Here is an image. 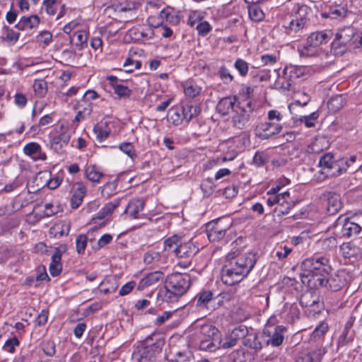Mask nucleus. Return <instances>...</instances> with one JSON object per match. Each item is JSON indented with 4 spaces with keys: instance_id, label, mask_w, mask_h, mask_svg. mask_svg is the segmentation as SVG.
<instances>
[{
    "instance_id": "obj_57",
    "label": "nucleus",
    "mask_w": 362,
    "mask_h": 362,
    "mask_svg": "<svg viewBox=\"0 0 362 362\" xmlns=\"http://www.w3.org/2000/svg\"><path fill=\"white\" fill-rule=\"evenodd\" d=\"M317 140V137L313 138V141H312L309 145H308L306 148L307 153V159L308 160L313 161L315 163L316 153L315 150V141Z\"/></svg>"
},
{
    "instance_id": "obj_18",
    "label": "nucleus",
    "mask_w": 362,
    "mask_h": 362,
    "mask_svg": "<svg viewBox=\"0 0 362 362\" xmlns=\"http://www.w3.org/2000/svg\"><path fill=\"white\" fill-rule=\"evenodd\" d=\"M310 8L306 5L296 4L293 6L291 13L289 15L291 18L298 21L305 26L309 20Z\"/></svg>"
},
{
    "instance_id": "obj_40",
    "label": "nucleus",
    "mask_w": 362,
    "mask_h": 362,
    "mask_svg": "<svg viewBox=\"0 0 362 362\" xmlns=\"http://www.w3.org/2000/svg\"><path fill=\"white\" fill-rule=\"evenodd\" d=\"M117 182H118V178L115 179L112 182H108L106 184H105L103 187L101 194L103 197L109 198L112 195L116 194V190L117 188Z\"/></svg>"
},
{
    "instance_id": "obj_7",
    "label": "nucleus",
    "mask_w": 362,
    "mask_h": 362,
    "mask_svg": "<svg viewBox=\"0 0 362 362\" xmlns=\"http://www.w3.org/2000/svg\"><path fill=\"white\" fill-rule=\"evenodd\" d=\"M337 226H341V235L344 238L356 236L362 233V215L351 217H339Z\"/></svg>"
},
{
    "instance_id": "obj_33",
    "label": "nucleus",
    "mask_w": 362,
    "mask_h": 362,
    "mask_svg": "<svg viewBox=\"0 0 362 362\" xmlns=\"http://www.w3.org/2000/svg\"><path fill=\"white\" fill-rule=\"evenodd\" d=\"M221 344L220 337L206 338L201 340L199 346L202 350L212 352L216 351Z\"/></svg>"
},
{
    "instance_id": "obj_6",
    "label": "nucleus",
    "mask_w": 362,
    "mask_h": 362,
    "mask_svg": "<svg viewBox=\"0 0 362 362\" xmlns=\"http://www.w3.org/2000/svg\"><path fill=\"white\" fill-rule=\"evenodd\" d=\"M223 295H214V293L208 289L202 290L192 299V303L200 310L206 309L214 310L223 305V301L220 298Z\"/></svg>"
},
{
    "instance_id": "obj_63",
    "label": "nucleus",
    "mask_w": 362,
    "mask_h": 362,
    "mask_svg": "<svg viewBox=\"0 0 362 362\" xmlns=\"http://www.w3.org/2000/svg\"><path fill=\"white\" fill-rule=\"evenodd\" d=\"M7 34L5 37H4V40L6 41L11 42L13 44H14L19 38V33L15 32L13 30L9 28L8 27H5Z\"/></svg>"
},
{
    "instance_id": "obj_31",
    "label": "nucleus",
    "mask_w": 362,
    "mask_h": 362,
    "mask_svg": "<svg viewBox=\"0 0 362 362\" xmlns=\"http://www.w3.org/2000/svg\"><path fill=\"white\" fill-rule=\"evenodd\" d=\"M181 238L177 235H173L165 239L163 243V251L169 254L176 255Z\"/></svg>"
},
{
    "instance_id": "obj_9",
    "label": "nucleus",
    "mask_w": 362,
    "mask_h": 362,
    "mask_svg": "<svg viewBox=\"0 0 362 362\" xmlns=\"http://www.w3.org/2000/svg\"><path fill=\"white\" fill-rule=\"evenodd\" d=\"M316 263L317 261L315 262L313 259H306L301 264L303 271L301 274V281L303 284H307L308 287L310 290V293H315L316 289Z\"/></svg>"
},
{
    "instance_id": "obj_41",
    "label": "nucleus",
    "mask_w": 362,
    "mask_h": 362,
    "mask_svg": "<svg viewBox=\"0 0 362 362\" xmlns=\"http://www.w3.org/2000/svg\"><path fill=\"white\" fill-rule=\"evenodd\" d=\"M33 89L35 94L40 97L44 96L47 90V83L43 79L35 80L33 83Z\"/></svg>"
},
{
    "instance_id": "obj_21",
    "label": "nucleus",
    "mask_w": 362,
    "mask_h": 362,
    "mask_svg": "<svg viewBox=\"0 0 362 362\" xmlns=\"http://www.w3.org/2000/svg\"><path fill=\"white\" fill-rule=\"evenodd\" d=\"M301 57H315L317 54V33H313L307 38V40L300 50Z\"/></svg>"
},
{
    "instance_id": "obj_16",
    "label": "nucleus",
    "mask_w": 362,
    "mask_h": 362,
    "mask_svg": "<svg viewBox=\"0 0 362 362\" xmlns=\"http://www.w3.org/2000/svg\"><path fill=\"white\" fill-rule=\"evenodd\" d=\"M285 33L293 39H297L301 35L304 28L303 23L296 21L290 16L284 20L283 25Z\"/></svg>"
},
{
    "instance_id": "obj_36",
    "label": "nucleus",
    "mask_w": 362,
    "mask_h": 362,
    "mask_svg": "<svg viewBox=\"0 0 362 362\" xmlns=\"http://www.w3.org/2000/svg\"><path fill=\"white\" fill-rule=\"evenodd\" d=\"M286 331L284 326H277L274 329V332L271 336V338L267 340V344H271L274 346L281 345L284 341L283 332Z\"/></svg>"
},
{
    "instance_id": "obj_1",
    "label": "nucleus",
    "mask_w": 362,
    "mask_h": 362,
    "mask_svg": "<svg viewBox=\"0 0 362 362\" xmlns=\"http://www.w3.org/2000/svg\"><path fill=\"white\" fill-rule=\"evenodd\" d=\"M256 255L249 252L232 258L222 269L221 281L228 286L240 282L255 267Z\"/></svg>"
},
{
    "instance_id": "obj_50",
    "label": "nucleus",
    "mask_w": 362,
    "mask_h": 362,
    "mask_svg": "<svg viewBox=\"0 0 362 362\" xmlns=\"http://www.w3.org/2000/svg\"><path fill=\"white\" fill-rule=\"evenodd\" d=\"M238 341L237 337L231 332L226 337L225 341L221 344V346L225 349H230L237 344Z\"/></svg>"
},
{
    "instance_id": "obj_45",
    "label": "nucleus",
    "mask_w": 362,
    "mask_h": 362,
    "mask_svg": "<svg viewBox=\"0 0 362 362\" xmlns=\"http://www.w3.org/2000/svg\"><path fill=\"white\" fill-rule=\"evenodd\" d=\"M269 161V156L263 151H257L253 157V164L260 167Z\"/></svg>"
},
{
    "instance_id": "obj_23",
    "label": "nucleus",
    "mask_w": 362,
    "mask_h": 362,
    "mask_svg": "<svg viewBox=\"0 0 362 362\" xmlns=\"http://www.w3.org/2000/svg\"><path fill=\"white\" fill-rule=\"evenodd\" d=\"M237 98L226 97L221 99L217 105L216 111L223 116L228 115L231 110L234 111L236 105Z\"/></svg>"
},
{
    "instance_id": "obj_13",
    "label": "nucleus",
    "mask_w": 362,
    "mask_h": 362,
    "mask_svg": "<svg viewBox=\"0 0 362 362\" xmlns=\"http://www.w3.org/2000/svg\"><path fill=\"white\" fill-rule=\"evenodd\" d=\"M354 12L349 10L346 6L337 5L335 6H330L329 11H322L321 16L323 18H331L337 20H344L346 18L351 19Z\"/></svg>"
},
{
    "instance_id": "obj_44",
    "label": "nucleus",
    "mask_w": 362,
    "mask_h": 362,
    "mask_svg": "<svg viewBox=\"0 0 362 362\" xmlns=\"http://www.w3.org/2000/svg\"><path fill=\"white\" fill-rule=\"evenodd\" d=\"M161 255L159 252L150 250L144 255V262L146 264H155L160 261Z\"/></svg>"
},
{
    "instance_id": "obj_19",
    "label": "nucleus",
    "mask_w": 362,
    "mask_h": 362,
    "mask_svg": "<svg viewBox=\"0 0 362 362\" xmlns=\"http://www.w3.org/2000/svg\"><path fill=\"white\" fill-rule=\"evenodd\" d=\"M163 278L164 274L160 271L151 272L141 279L138 284L137 289L142 291L145 288L156 285L158 282L163 280Z\"/></svg>"
},
{
    "instance_id": "obj_52",
    "label": "nucleus",
    "mask_w": 362,
    "mask_h": 362,
    "mask_svg": "<svg viewBox=\"0 0 362 362\" xmlns=\"http://www.w3.org/2000/svg\"><path fill=\"white\" fill-rule=\"evenodd\" d=\"M196 29L199 35L205 36L210 32L211 26L208 22L199 20Z\"/></svg>"
},
{
    "instance_id": "obj_54",
    "label": "nucleus",
    "mask_w": 362,
    "mask_h": 362,
    "mask_svg": "<svg viewBox=\"0 0 362 362\" xmlns=\"http://www.w3.org/2000/svg\"><path fill=\"white\" fill-rule=\"evenodd\" d=\"M170 112L171 113L170 119L172 123L175 126L180 125L185 119L182 114L181 115L177 109L171 108Z\"/></svg>"
},
{
    "instance_id": "obj_32",
    "label": "nucleus",
    "mask_w": 362,
    "mask_h": 362,
    "mask_svg": "<svg viewBox=\"0 0 362 362\" xmlns=\"http://www.w3.org/2000/svg\"><path fill=\"white\" fill-rule=\"evenodd\" d=\"M319 234L320 235L319 241L321 243V247L323 251L329 252L337 247V240L332 234L327 237H325V234L322 232H320Z\"/></svg>"
},
{
    "instance_id": "obj_14",
    "label": "nucleus",
    "mask_w": 362,
    "mask_h": 362,
    "mask_svg": "<svg viewBox=\"0 0 362 362\" xmlns=\"http://www.w3.org/2000/svg\"><path fill=\"white\" fill-rule=\"evenodd\" d=\"M71 138V133L67 126L60 124L56 127V134L51 136L50 144L55 148H61L66 145Z\"/></svg>"
},
{
    "instance_id": "obj_24",
    "label": "nucleus",
    "mask_w": 362,
    "mask_h": 362,
    "mask_svg": "<svg viewBox=\"0 0 362 362\" xmlns=\"http://www.w3.org/2000/svg\"><path fill=\"white\" fill-rule=\"evenodd\" d=\"M88 33L86 30H78L70 36V43L77 49L81 50L88 47Z\"/></svg>"
},
{
    "instance_id": "obj_28",
    "label": "nucleus",
    "mask_w": 362,
    "mask_h": 362,
    "mask_svg": "<svg viewBox=\"0 0 362 362\" xmlns=\"http://www.w3.org/2000/svg\"><path fill=\"white\" fill-rule=\"evenodd\" d=\"M40 23V18L37 15H32L26 17L23 16L19 22L16 25V28L21 30L26 29H32L38 26Z\"/></svg>"
},
{
    "instance_id": "obj_15",
    "label": "nucleus",
    "mask_w": 362,
    "mask_h": 362,
    "mask_svg": "<svg viewBox=\"0 0 362 362\" xmlns=\"http://www.w3.org/2000/svg\"><path fill=\"white\" fill-rule=\"evenodd\" d=\"M322 204L326 206V210L330 215L336 214L341 206L340 197L334 192H327L320 197Z\"/></svg>"
},
{
    "instance_id": "obj_59",
    "label": "nucleus",
    "mask_w": 362,
    "mask_h": 362,
    "mask_svg": "<svg viewBox=\"0 0 362 362\" xmlns=\"http://www.w3.org/2000/svg\"><path fill=\"white\" fill-rule=\"evenodd\" d=\"M57 0H43V6H45L46 9V13L48 15L54 16L56 12L57 9L55 8V4Z\"/></svg>"
},
{
    "instance_id": "obj_53",
    "label": "nucleus",
    "mask_w": 362,
    "mask_h": 362,
    "mask_svg": "<svg viewBox=\"0 0 362 362\" xmlns=\"http://www.w3.org/2000/svg\"><path fill=\"white\" fill-rule=\"evenodd\" d=\"M218 75L224 83H229L233 80V76L229 70L225 66H221L218 71Z\"/></svg>"
},
{
    "instance_id": "obj_51",
    "label": "nucleus",
    "mask_w": 362,
    "mask_h": 362,
    "mask_svg": "<svg viewBox=\"0 0 362 362\" xmlns=\"http://www.w3.org/2000/svg\"><path fill=\"white\" fill-rule=\"evenodd\" d=\"M114 91L119 98H129L131 95V90L122 84L115 85Z\"/></svg>"
},
{
    "instance_id": "obj_29",
    "label": "nucleus",
    "mask_w": 362,
    "mask_h": 362,
    "mask_svg": "<svg viewBox=\"0 0 362 362\" xmlns=\"http://www.w3.org/2000/svg\"><path fill=\"white\" fill-rule=\"evenodd\" d=\"M62 253L59 248H56L54 253L52 256V262L49 264V273L52 276L59 275L62 272V266L61 264Z\"/></svg>"
},
{
    "instance_id": "obj_55",
    "label": "nucleus",
    "mask_w": 362,
    "mask_h": 362,
    "mask_svg": "<svg viewBox=\"0 0 362 362\" xmlns=\"http://www.w3.org/2000/svg\"><path fill=\"white\" fill-rule=\"evenodd\" d=\"M121 199H117L113 200L112 202H110L107 204H106L102 209H103V212L105 214L110 215L116 209L119 204H120Z\"/></svg>"
},
{
    "instance_id": "obj_35",
    "label": "nucleus",
    "mask_w": 362,
    "mask_h": 362,
    "mask_svg": "<svg viewBox=\"0 0 362 362\" xmlns=\"http://www.w3.org/2000/svg\"><path fill=\"white\" fill-rule=\"evenodd\" d=\"M346 103V100L342 95H336L332 97L328 103L327 107L332 112L339 111Z\"/></svg>"
},
{
    "instance_id": "obj_39",
    "label": "nucleus",
    "mask_w": 362,
    "mask_h": 362,
    "mask_svg": "<svg viewBox=\"0 0 362 362\" xmlns=\"http://www.w3.org/2000/svg\"><path fill=\"white\" fill-rule=\"evenodd\" d=\"M340 250L343 256L346 258L356 257L360 252L358 247L350 243L343 244L341 246Z\"/></svg>"
},
{
    "instance_id": "obj_61",
    "label": "nucleus",
    "mask_w": 362,
    "mask_h": 362,
    "mask_svg": "<svg viewBox=\"0 0 362 362\" xmlns=\"http://www.w3.org/2000/svg\"><path fill=\"white\" fill-rule=\"evenodd\" d=\"M185 94L190 98H194L200 93V88L197 86L189 85L185 88Z\"/></svg>"
},
{
    "instance_id": "obj_8",
    "label": "nucleus",
    "mask_w": 362,
    "mask_h": 362,
    "mask_svg": "<svg viewBox=\"0 0 362 362\" xmlns=\"http://www.w3.org/2000/svg\"><path fill=\"white\" fill-rule=\"evenodd\" d=\"M165 284L168 288L177 292L178 295H184L191 285V278L187 274L173 273L168 276Z\"/></svg>"
},
{
    "instance_id": "obj_2",
    "label": "nucleus",
    "mask_w": 362,
    "mask_h": 362,
    "mask_svg": "<svg viewBox=\"0 0 362 362\" xmlns=\"http://www.w3.org/2000/svg\"><path fill=\"white\" fill-rule=\"evenodd\" d=\"M165 339L157 333H153L143 341L137 342L132 358L137 362H159Z\"/></svg>"
},
{
    "instance_id": "obj_56",
    "label": "nucleus",
    "mask_w": 362,
    "mask_h": 362,
    "mask_svg": "<svg viewBox=\"0 0 362 362\" xmlns=\"http://www.w3.org/2000/svg\"><path fill=\"white\" fill-rule=\"evenodd\" d=\"M18 345L19 341L16 337H14L6 341L4 345V349L8 352L13 353L15 351V347Z\"/></svg>"
},
{
    "instance_id": "obj_48",
    "label": "nucleus",
    "mask_w": 362,
    "mask_h": 362,
    "mask_svg": "<svg viewBox=\"0 0 362 362\" xmlns=\"http://www.w3.org/2000/svg\"><path fill=\"white\" fill-rule=\"evenodd\" d=\"M249 16L252 21L259 22L263 19L264 14L259 7L253 6L249 8Z\"/></svg>"
},
{
    "instance_id": "obj_37",
    "label": "nucleus",
    "mask_w": 362,
    "mask_h": 362,
    "mask_svg": "<svg viewBox=\"0 0 362 362\" xmlns=\"http://www.w3.org/2000/svg\"><path fill=\"white\" fill-rule=\"evenodd\" d=\"M86 176L91 182H98L103 176L95 165H90L86 168Z\"/></svg>"
},
{
    "instance_id": "obj_10",
    "label": "nucleus",
    "mask_w": 362,
    "mask_h": 362,
    "mask_svg": "<svg viewBox=\"0 0 362 362\" xmlns=\"http://www.w3.org/2000/svg\"><path fill=\"white\" fill-rule=\"evenodd\" d=\"M281 130V124L269 121L259 123L255 129V134L259 139L264 140L279 134Z\"/></svg>"
},
{
    "instance_id": "obj_30",
    "label": "nucleus",
    "mask_w": 362,
    "mask_h": 362,
    "mask_svg": "<svg viewBox=\"0 0 362 362\" xmlns=\"http://www.w3.org/2000/svg\"><path fill=\"white\" fill-rule=\"evenodd\" d=\"M200 112V107L197 105H194L189 102L182 106V113L187 123H189L194 117H197Z\"/></svg>"
},
{
    "instance_id": "obj_62",
    "label": "nucleus",
    "mask_w": 362,
    "mask_h": 362,
    "mask_svg": "<svg viewBox=\"0 0 362 362\" xmlns=\"http://www.w3.org/2000/svg\"><path fill=\"white\" fill-rule=\"evenodd\" d=\"M93 131L96 134V138L99 141H103L110 135L109 132L103 130L102 127L99 126H95L93 128Z\"/></svg>"
},
{
    "instance_id": "obj_17",
    "label": "nucleus",
    "mask_w": 362,
    "mask_h": 362,
    "mask_svg": "<svg viewBox=\"0 0 362 362\" xmlns=\"http://www.w3.org/2000/svg\"><path fill=\"white\" fill-rule=\"evenodd\" d=\"M71 193V206L73 209H77L83 200L84 196L86 193V187L82 183L76 182L72 186Z\"/></svg>"
},
{
    "instance_id": "obj_12",
    "label": "nucleus",
    "mask_w": 362,
    "mask_h": 362,
    "mask_svg": "<svg viewBox=\"0 0 362 362\" xmlns=\"http://www.w3.org/2000/svg\"><path fill=\"white\" fill-rule=\"evenodd\" d=\"M229 225L224 224L221 219L214 221L207 225L208 238L211 241H218L224 238Z\"/></svg>"
},
{
    "instance_id": "obj_49",
    "label": "nucleus",
    "mask_w": 362,
    "mask_h": 362,
    "mask_svg": "<svg viewBox=\"0 0 362 362\" xmlns=\"http://www.w3.org/2000/svg\"><path fill=\"white\" fill-rule=\"evenodd\" d=\"M235 68L238 71L241 76H245L249 70L248 64L242 59H238L234 64Z\"/></svg>"
},
{
    "instance_id": "obj_25",
    "label": "nucleus",
    "mask_w": 362,
    "mask_h": 362,
    "mask_svg": "<svg viewBox=\"0 0 362 362\" xmlns=\"http://www.w3.org/2000/svg\"><path fill=\"white\" fill-rule=\"evenodd\" d=\"M23 151L26 155L31 156L35 160H45L47 158L46 154L42 152L40 146L37 143L30 142L26 144Z\"/></svg>"
},
{
    "instance_id": "obj_58",
    "label": "nucleus",
    "mask_w": 362,
    "mask_h": 362,
    "mask_svg": "<svg viewBox=\"0 0 362 362\" xmlns=\"http://www.w3.org/2000/svg\"><path fill=\"white\" fill-rule=\"evenodd\" d=\"M317 116L315 112H313L307 116H302L300 118V121L305 123L307 127H313L315 125V121Z\"/></svg>"
},
{
    "instance_id": "obj_26",
    "label": "nucleus",
    "mask_w": 362,
    "mask_h": 362,
    "mask_svg": "<svg viewBox=\"0 0 362 362\" xmlns=\"http://www.w3.org/2000/svg\"><path fill=\"white\" fill-rule=\"evenodd\" d=\"M145 201L143 199L131 200L127 206L124 212L129 214L132 218H138L139 214L144 210Z\"/></svg>"
},
{
    "instance_id": "obj_20",
    "label": "nucleus",
    "mask_w": 362,
    "mask_h": 362,
    "mask_svg": "<svg viewBox=\"0 0 362 362\" xmlns=\"http://www.w3.org/2000/svg\"><path fill=\"white\" fill-rule=\"evenodd\" d=\"M199 252V247L193 243H182L179 245L175 256L179 258L189 259L192 257Z\"/></svg>"
},
{
    "instance_id": "obj_22",
    "label": "nucleus",
    "mask_w": 362,
    "mask_h": 362,
    "mask_svg": "<svg viewBox=\"0 0 362 362\" xmlns=\"http://www.w3.org/2000/svg\"><path fill=\"white\" fill-rule=\"evenodd\" d=\"M356 156L352 155L349 158H342L337 160L335 163L336 176L346 173L349 169L355 170V168L353 167V165L356 163Z\"/></svg>"
},
{
    "instance_id": "obj_11",
    "label": "nucleus",
    "mask_w": 362,
    "mask_h": 362,
    "mask_svg": "<svg viewBox=\"0 0 362 362\" xmlns=\"http://www.w3.org/2000/svg\"><path fill=\"white\" fill-rule=\"evenodd\" d=\"M332 153H325L320 157L318 166L321 170L318 172V182L325 180L329 176H336L335 163Z\"/></svg>"
},
{
    "instance_id": "obj_34",
    "label": "nucleus",
    "mask_w": 362,
    "mask_h": 362,
    "mask_svg": "<svg viewBox=\"0 0 362 362\" xmlns=\"http://www.w3.org/2000/svg\"><path fill=\"white\" fill-rule=\"evenodd\" d=\"M172 353L174 356V358L170 359L172 362H194L193 354L188 349L173 351Z\"/></svg>"
},
{
    "instance_id": "obj_4",
    "label": "nucleus",
    "mask_w": 362,
    "mask_h": 362,
    "mask_svg": "<svg viewBox=\"0 0 362 362\" xmlns=\"http://www.w3.org/2000/svg\"><path fill=\"white\" fill-rule=\"evenodd\" d=\"M255 108V104L248 99L239 102L234 109L232 122L234 127L239 129L245 127Z\"/></svg>"
},
{
    "instance_id": "obj_42",
    "label": "nucleus",
    "mask_w": 362,
    "mask_h": 362,
    "mask_svg": "<svg viewBox=\"0 0 362 362\" xmlns=\"http://www.w3.org/2000/svg\"><path fill=\"white\" fill-rule=\"evenodd\" d=\"M160 16L171 25H177L180 23V17L177 15L172 13L167 9H163L160 13Z\"/></svg>"
},
{
    "instance_id": "obj_38",
    "label": "nucleus",
    "mask_w": 362,
    "mask_h": 362,
    "mask_svg": "<svg viewBox=\"0 0 362 362\" xmlns=\"http://www.w3.org/2000/svg\"><path fill=\"white\" fill-rule=\"evenodd\" d=\"M200 334L206 338L220 337L218 329L211 324H205L200 327Z\"/></svg>"
},
{
    "instance_id": "obj_47",
    "label": "nucleus",
    "mask_w": 362,
    "mask_h": 362,
    "mask_svg": "<svg viewBox=\"0 0 362 362\" xmlns=\"http://www.w3.org/2000/svg\"><path fill=\"white\" fill-rule=\"evenodd\" d=\"M41 346L43 352L48 356H53L56 353V346L52 341H43Z\"/></svg>"
},
{
    "instance_id": "obj_64",
    "label": "nucleus",
    "mask_w": 362,
    "mask_h": 362,
    "mask_svg": "<svg viewBox=\"0 0 362 362\" xmlns=\"http://www.w3.org/2000/svg\"><path fill=\"white\" fill-rule=\"evenodd\" d=\"M137 6L138 4L135 1H128L124 6H122V4L118 5L117 10L119 12H127L136 10L137 8Z\"/></svg>"
},
{
    "instance_id": "obj_3",
    "label": "nucleus",
    "mask_w": 362,
    "mask_h": 362,
    "mask_svg": "<svg viewBox=\"0 0 362 362\" xmlns=\"http://www.w3.org/2000/svg\"><path fill=\"white\" fill-rule=\"evenodd\" d=\"M329 259L327 257L318 258V284L331 291H337L344 284V280L337 274H332Z\"/></svg>"
},
{
    "instance_id": "obj_46",
    "label": "nucleus",
    "mask_w": 362,
    "mask_h": 362,
    "mask_svg": "<svg viewBox=\"0 0 362 362\" xmlns=\"http://www.w3.org/2000/svg\"><path fill=\"white\" fill-rule=\"evenodd\" d=\"M88 238L84 234L77 236L76 240V251L78 254H83L87 246Z\"/></svg>"
},
{
    "instance_id": "obj_5",
    "label": "nucleus",
    "mask_w": 362,
    "mask_h": 362,
    "mask_svg": "<svg viewBox=\"0 0 362 362\" xmlns=\"http://www.w3.org/2000/svg\"><path fill=\"white\" fill-rule=\"evenodd\" d=\"M356 37L357 33L354 27H344L337 33L335 39L331 43V46L334 49L343 48L344 50L358 47Z\"/></svg>"
},
{
    "instance_id": "obj_27",
    "label": "nucleus",
    "mask_w": 362,
    "mask_h": 362,
    "mask_svg": "<svg viewBox=\"0 0 362 362\" xmlns=\"http://www.w3.org/2000/svg\"><path fill=\"white\" fill-rule=\"evenodd\" d=\"M181 296L182 295H178L177 292H174L173 289L168 288L166 284L158 293V299L166 303L177 302Z\"/></svg>"
},
{
    "instance_id": "obj_60",
    "label": "nucleus",
    "mask_w": 362,
    "mask_h": 362,
    "mask_svg": "<svg viewBox=\"0 0 362 362\" xmlns=\"http://www.w3.org/2000/svg\"><path fill=\"white\" fill-rule=\"evenodd\" d=\"M231 332L235 334L238 340H240L241 339H244L247 335L248 330L246 326L240 325L238 327L233 329Z\"/></svg>"
},
{
    "instance_id": "obj_43",
    "label": "nucleus",
    "mask_w": 362,
    "mask_h": 362,
    "mask_svg": "<svg viewBox=\"0 0 362 362\" xmlns=\"http://www.w3.org/2000/svg\"><path fill=\"white\" fill-rule=\"evenodd\" d=\"M243 344L250 349L255 350V351H259L262 348L261 341L258 339V337L255 335L252 338H247L243 341Z\"/></svg>"
}]
</instances>
